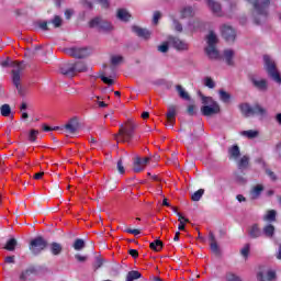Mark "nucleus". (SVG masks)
<instances>
[{
    "instance_id": "nucleus-1",
    "label": "nucleus",
    "mask_w": 281,
    "mask_h": 281,
    "mask_svg": "<svg viewBox=\"0 0 281 281\" xmlns=\"http://www.w3.org/2000/svg\"><path fill=\"white\" fill-rule=\"evenodd\" d=\"M202 104L201 113L205 117H212V115H217L221 113V105L212 97H205L201 94Z\"/></svg>"
},
{
    "instance_id": "nucleus-2",
    "label": "nucleus",
    "mask_w": 281,
    "mask_h": 281,
    "mask_svg": "<svg viewBox=\"0 0 281 281\" xmlns=\"http://www.w3.org/2000/svg\"><path fill=\"white\" fill-rule=\"evenodd\" d=\"M135 128H137V124L133 123V121H128L125 125H121L119 134H116L114 138L116 142H131Z\"/></svg>"
},
{
    "instance_id": "nucleus-3",
    "label": "nucleus",
    "mask_w": 281,
    "mask_h": 281,
    "mask_svg": "<svg viewBox=\"0 0 281 281\" xmlns=\"http://www.w3.org/2000/svg\"><path fill=\"white\" fill-rule=\"evenodd\" d=\"M82 71H87V64L83 61L66 64L60 68V74L67 78H74V76L81 74Z\"/></svg>"
},
{
    "instance_id": "nucleus-4",
    "label": "nucleus",
    "mask_w": 281,
    "mask_h": 281,
    "mask_svg": "<svg viewBox=\"0 0 281 281\" xmlns=\"http://www.w3.org/2000/svg\"><path fill=\"white\" fill-rule=\"evenodd\" d=\"M206 43L207 47L205 48L206 55L211 60H216L218 58V49H216V43H218V36H216V33L214 31H210V33L206 36Z\"/></svg>"
},
{
    "instance_id": "nucleus-5",
    "label": "nucleus",
    "mask_w": 281,
    "mask_h": 281,
    "mask_svg": "<svg viewBox=\"0 0 281 281\" xmlns=\"http://www.w3.org/2000/svg\"><path fill=\"white\" fill-rule=\"evenodd\" d=\"M248 1L252 3L255 12H257L261 21H266L267 15L269 14V5L271 3V0H248Z\"/></svg>"
},
{
    "instance_id": "nucleus-6",
    "label": "nucleus",
    "mask_w": 281,
    "mask_h": 281,
    "mask_svg": "<svg viewBox=\"0 0 281 281\" xmlns=\"http://www.w3.org/2000/svg\"><path fill=\"white\" fill-rule=\"evenodd\" d=\"M11 67H13L12 70V80L13 85L16 87V90L19 93H21V74H23V69H25V64L23 61H12Z\"/></svg>"
},
{
    "instance_id": "nucleus-7",
    "label": "nucleus",
    "mask_w": 281,
    "mask_h": 281,
    "mask_svg": "<svg viewBox=\"0 0 281 281\" xmlns=\"http://www.w3.org/2000/svg\"><path fill=\"white\" fill-rule=\"evenodd\" d=\"M239 109L246 117H251V115H265L267 113V110L260 106V104L251 106L249 103H243L239 105Z\"/></svg>"
},
{
    "instance_id": "nucleus-8",
    "label": "nucleus",
    "mask_w": 281,
    "mask_h": 281,
    "mask_svg": "<svg viewBox=\"0 0 281 281\" xmlns=\"http://www.w3.org/2000/svg\"><path fill=\"white\" fill-rule=\"evenodd\" d=\"M90 27H97L99 32H113V24L106 20H102L101 18H94L90 21Z\"/></svg>"
},
{
    "instance_id": "nucleus-9",
    "label": "nucleus",
    "mask_w": 281,
    "mask_h": 281,
    "mask_svg": "<svg viewBox=\"0 0 281 281\" xmlns=\"http://www.w3.org/2000/svg\"><path fill=\"white\" fill-rule=\"evenodd\" d=\"M168 43L173 49H177V52H188V49H190V44L177 36H169Z\"/></svg>"
},
{
    "instance_id": "nucleus-10",
    "label": "nucleus",
    "mask_w": 281,
    "mask_h": 281,
    "mask_svg": "<svg viewBox=\"0 0 281 281\" xmlns=\"http://www.w3.org/2000/svg\"><path fill=\"white\" fill-rule=\"evenodd\" d=\"M45 247H47V241L43 237H37L30 244V249L34 256H38V254H41Z\"/></svg>"
},
{
    "instance_id": "nucleus-11",
    "label": "nucleus",
    "mask_w": 281,
    "mask_h": 281,
    "mask_svg": "<svg viewBox=\"0 0 281 281\" xmlns=\"http://www.w3.org/2000/svg\"><path fill=\"white\" fill-rule=\"evenodd\" d=\"M65 54L68 56H72V58H87L91 52L89 48H78V47H71V48H66Z\"/></svg>"
},
{
    "instance_id": "nucleus-12",
    "label": "nucleus",
    "mask_w": 281,
    "mask_h": 281,
    "mask_svg": "<svg viewBox=\"0 0 281 281\" xmlns=\"http://www.w3.org/2000/svg\"><path fill=\"white\" fill-rule=\"evenodd\" d=\"M250 82L257 91L265 92L269 89V81L267 79L258 78V77H251Z\"/></svg>"
},
{
    "instance_id": "nucleus-13",
    "label": "nucleus",
    "mask_w": 281,
    "mask_h": 281,
    "mask_svg": "<svg viewBox=\"0 0 281 281\" xmlns=\"http://www.w3.org/2000/svg\"><path fill=\"white\" fill-rule=\"evenodd\" d=\"M222 36L227 43H234V41H236V31L229 25H223Z\"/></svg>"
},
{
    "instance_id": "nucleus-14",
    "label": "nucleus",
    "mask_w": 281,
    "mask_h": 281,
    "mask_svg": "<svg viewBox=\"0 0 281 281\" xmlns=\"http://www.w3.org/2000/svg\"><path fill=\"white\" fill-rule=\"evenodd\" d=\"M148 161H150V158L148 157H145V158L136 157L133 166L134 172H142V170H144V168H146V166L148 165Z\"/></svg>"
},
{
    "instance_id": "nucleus-15",
    "label": "nucleus",
    "mask_w": 281,
    "mask_h": 281,
    "mask_svg": "<svg viewBox=\"0 0 281 281\" xmlns=\"http://www.w3.org/2000/svg\"><path fill=\"white\" fill-rule=\"evenodd\" d=\"M258 281H274L276 280V270L269 269L266 272V276L262 272L257 274Z\"/></svg>"
},
{
    "instance_id": "nucleus-16",
    "label": "nucleus",
    "mask_w": 281,
    "mask_h": 281,
    "mask_svg": "<svg viewBox=\"0 0 281 281\" xmlns=\"http://www.w3.org/2000/svg\"><path fill=\"white\" fill-rule=\"evenodd\" d=\"M132 31L134 32V34H136V36H139V38H144V41H148V38H150V31L146 29L133 26Z\"/></svg>"
},
{
    "instance_id": "nucleus-17",
    "label": "nucleus",
    "mask_w": 281,
    "mask_h": 281,
    "mask_svg": "<svg viewBox=\"0 0 281 281\" xmlns=\"http://www.w3.org/2000/svg\"><path fill=\"white\" fill-rule=\"evenodd\" d=\"M205 24L200 19H194L189 22L188 30L191 32H199V30H203Z\"/></svg>"
},
{
    "instance_id": "nucleus-18",
    "label": "nucleus",
    "mask_w": 281,
    "mask_h": 281,
    "mask_svg": "<svg viewBox=\"0 0 281 281\" xmlns=\"http://www.w3.org/2000/svg\"><path fill=\"white\" fill-rule=\"evenodd\" d=\"M248 235L250 238H260V236H262V231L258 224H252L248 229Z\"/></svg>"
},
{
    "instance_id": "nucleus-19",
    "label": "nucleus",
    "mask_w": 281,
    "mask_h": 281,
    "mask_svg": "<svg viewBox=\"0 0 281 281\" xmlns=\"http://www.w3.org/2000/svg\"><path fill=\"white\" fill-rule=\"evenodd\" d=\"M177 116V110L175 109V106H171L168 109L167 112V122H168V126H170V128H172V126H175V122H176V117Z\"/></svg>"
},
{
    "instance_id": "nucleus-20",
    "label": "nucleus",
    "mask_w": 281,
    "mask_h": 281,
    "mask_svg": "<svg viewBox=\"0 0 281 281\" xmlns=\"http://www.w3.org/2000/svg\"><path fill=\"white\" fill-rule=\"evenodd\" d=\"M261 234L266 236V238H272L276 235V226L273 224H267L263 228Z\"/></svg>"
},
{
    "instance_id": "nucleus-21",
    "label": "nucleus",
    "mask_w": 281,
    "mask_h": 281,
    "mask_svg": "<svg viewBox=\"0 0 281 281\" xmlns=\"http://www.w3.org/2000/svg\"><path fill=\"white\" fill-rule=\"evenodd\" d=\"M207 5L210 10H212L213 14H216L217 16H221V3L214 1V0H207Z\"/></svg>"
},
{
    "instance_id": "nucleus-22",
    "label": "nucleus",
    "mask_w": 281,
    "mask_h": 281,
    "mask_svg": "<svg viewBox=\"0 0 281 281\" xmlns=\"http://www.w3.org/2000/svg\"><path fill=\"white\" fill-rule=\"evenodd\" d=\"M209 240H210V245H211V251H213V254H218L220 248H218V244L216 243V237L214 236V233L210 232L209 233Z\"/></svg>"
},
{
    "instance_id": "nucleus-23",
    "label": "nucleus",
    "mask_w": 281,
    "mask_h": 281,
    "mask_svg": "<svg viewBox=\"0 0 281 281\" xmlns=\"http://www.w3.org/2000/svg\"><path fill=\"white\" fill-rule=\"evenodd\" d=\"M65 128L68 133H76L78 131V119H71L66 125Z\"/></svg>"
},
{
    "instance_id": "nucleus-24",
    "label": "nucleus",
    "mask_w": 281,
    "mask_h": 281,
    "mask_svg": "<svg viewBox=\"0 0 281 281\" xmlns=\"http://www.w3.org/2000/svg\"><path fill=\"white\" fill-rule=\"evenodd\" d=\"M194 16V9L192 7H184L180 11V19H190Z\"/></svg>"
},
{
    "instance_id": "nucleus-25",
    "label": "nucleus",
    "mask_w": 281,
    "mask_h": 281,
    "mask_svg": "<svg viewBox=\"0 0 281 281\" xmlns=\"http://www.w3.org/2000/svg\"><path fill=\"white\" fill-rule=\"evenodd\" d=\"M176 91L178 92L179 98H181L182 100L190 101V94L188 93V91H186L183 86L181 85L176 86Z\"/></svg>"
},
{
    "instance_id": "nucleus-26",
    "label": "nucleus",
    "mask_w": 281,
    "mask_h": 281,
    "mask_svg": "<svg viewBox=\"0 0 281 281\" xmlns=\"http://www.w3.org/2000/svg\"><path fill=\"white\" fill-rule=\"evenodd\" d=\"M276 216H278V212H276V210H269L263 216V221L267 223H276Z\"/></svg>"
},
{
    "instance_id": "nucleus-27",
    "label": "nucleus",
    "mask_w": 281,
    "mask_h": 281,
    "mask_svg": "<svg viewBox=\"0 0 281 281\" xmlns=\"http://www.w3.org/2000/svg\"><path fill=\"white\" fill-rule=\"evenodd\" d=\"M224 59L226 65H234V50L232 49H226L224 50Z\"/></svg>"
},
{
    "instance_id": "nucleus-28",
    "label": "nucleus",
    "mask_w": 281,
    "mask_h": 281,
    "mask_svg": "<svg viewBox=\"0 0 281 281\" xmlns=\"http://www.w3.org/2000/svg\"><path fill=\"white\" fill-rule=\"evenodd\" d=\"M50 254H53V256H60V254H63V245H60L58 243H52L50 244Z\"/></svg>"
},
{
    "instance_id": "nucleus-29",
    "label": "nucleus",
    "mask_w": 281,
    "mask_h": 281,
    "mask_svg": "<svg viewBox=\"0 0 281 281\" xmlns=\"http://www.w3.org/2000/svg\"><path fill=\"white\" fill-rule=\"evenodd\" d=\"M240 135H243V137H247L248 139H256V137L259 135V132L256 130H248L240 132Z\"/></svg>"
},
{
    "instance_id": "nucleus-30",
    "label": "nucleus",
    "mask_w": 281,
    "mask_h": 281,
    "mask_svg": "<svg viewBox=\"0 0 281 281\" xmlns=\"http://www.w3.org/2000/svg\"><path fill=\"white\" fill-rule=\"evenodd\" d=\"M149 247L153 251H161V249H164V241L156 239L149 244Z\"/></svg>"
},
{
    "instance_id": "nucleus-31",
    "label": "nucleus",
    "mask_w": 281,
    "mask_h": 281,
    "mask_svg": "<svg viewBox=\"0 0 281 281\" xmlns=\"http://www.w3.org/2000/svg\"><path fill=\"white\" fill-rule=\"evenodd\" d=\"M117 19H120V21L126 22L131 19V13H128V11H126V9H119Z\"/></svg>"
},
{
    "instance_id": "nucleus-32",
    "label": "nucleus",
    "mask_w": 281,
    "mask_h": 281,
    "mask_svg": "<svg viewBox=\"0 0 281 281\" xmlns=\"http://www.w3.org/2000/svg\"><path fill=\"white\" fill-rule=\"evenodd\" d=\"M262 184H257L250 192V196L252 200L258 199V196H260V194H262Z\"/></svg>"
},
{
    "instance_id": "nucleus-33",
    "label": "nucleus",
    "mask_w": 281,
    "mask_h": 281,
    "mask_svg": "<svg viewBox=\"0 0 281 281\" xmlns=\"http://www.w3.org/2000/svg\"><path fill=\"white\" fill-rule=\"evenodd\" d=\"M228 155L233 159H238V157H240V148L237 145L233 146L228 149Z\"/></svg>"
},
{
    "instance_id": "nucleus-34",
    "label": "nucleus",
    "mask_w": 281,
    "mask_h": 281,
    "mask_svg": "<svg viewBox=\"0 0 281 281\" xmlns=\"http://www.w3.org/2000/svg\"><path fill=\"white\" fill-rule=\"evenodd\" d=\"M0 113L2 117H10V114L12 113V108H10V104L5 103L1 105Z\"/></svg>"
},
{
    "instance_id": "nucleus-35",
    "label": "nucleus",
    "mask_w": 281,
    "mask_h": 281,
    "mask_svg": "<svg viewBox=\"0 0 281 281\" xmlns=\"http://www.w3.org/2000/svg\"><path fill=\"white\" fill-rule=\"evenodd\" d=\"M139 278H142V273H139V271L132 270L127 273L126 281L139 280Z\"/></svg>"
},
{
    "instance_id": "nucleus-36",
    "label": "nucleus",
    "mask_w": 281,
    "mask_h": 281,
    "mask_svg": "<svg viewBox=\"0 0 281 281\" xmlns=\"http://www.w3.org/2000/svg\"><path fill=\"white\" fill-rule=\"evenodd\" d=\"M218 93H220V100L225 104H227V102L232 100V94H229V92H226L225 90H220Z\"/></svg>"
},
{
    "instance_id": "nucleus-37",
    "label": "nucleus",
    "mask_w": 281,
    "mask_h": 281,
    "mask_svg": "<svg viewBox=\"0 0 281 281\" xmlns=\"http://www.w3.org/2000/svg\"><path fill=\"white\" fill-rule=\"evenodd\" d=\"M48 23L54 27H60V25H63V18H60V15H55L53 20L48 21Z\"/></svg>"
},
{
    "instance_id": "nucleus-38",
    "label": "nucleus",
    "mask_w": 281,
    "mask_h": 281,
    "mask_svg": "<svg viewBox=\"0 0 281 281\" xmlns=\"http://www.w3.org/2000/svg\"><path fill=\"white\" fill-rule=\"evenodd\" d=\"M4 249H7V251H14V249H16V240L14 238L9 239Z\"/></svg>"
},
{
    "instance_id": "nucleus-39",
    "label": "nucleus",
    "mask_w": 281,
    "mask_h": 281,
    "mask_svg": "<svg viewBox=\"0 0 281 281\" xmlns=\"http://www.w3.org/2000/svg\"><path fill=\"white\" fill-rule=\"evenodd\" d=\"M203 194H205V190L204 189H200V190L195 191L191 195V201H201Z\"/></svg>"
},
{
    "instance_id": "nucleus-40",
    "label": "nucleus",
    "mask_w": 281,
    "mask_h": 281,
    "mask_svg": "<svg viewBox=\"0 0 281 281\" xmlns=\"http://www.w3.org/2000/svg\"><path fill=\"white\" fill-rule=\"evenodd\" d=\"M248 166H249V157L244 156L238 162V168H239V170H243L244 168H247Z\"/></svg>"
},
{
    "instance_id": "nucleus-41",
    "label": "nucleus",
    "mask_w": 281,
    "mask_h": 281,
    "mask_svg": "<svg viewBox=\"0 0 281 281\" xmlns=\"http://www.w3.org/2000/svg\"><path fill=\"white\" fill-rule=\"evenodd\" d=\"M74 249L76 251H80V250L85 249V240L76 239L75 243H74Z\"/></svg>"
},
{
    "instance_id": "nucleus-42",
    "label": "nucleus",
    "mask_w": 281,
    "mask_h": 281,
    "mask_svg": "<svg viewBox=\"0 0 281 281\" xmlns=\"http://www.w3.org/2000/svg\"><path fill=\"white\" fill-rule=\"evenodd\" d=\"M203 82H204V87H207L209 89H214V87H216V83L213 81L211 77H205L203 79Z\"/></svg>"
},
{
    "instance_id": "nucleus-43",
    "label": "nucleus",
    "mask_w": 281,
    "mask_h": 281,
    "mask_svg": "<svg viewBox=\"0 0 281 281\" xmlns=\"http://www.w3.org/2000/svg\"><path fill=\"white\" fill-rule=\"evenodd\" d=\"M32 273H34L33 269H26V270L22 271L20 274V280H22V281L27 280V278H30V276H32Z\"/></svg>"
},
{
    "instance_id": "nucleus-44",
    "label": "nucleus",
    "mask_w": 281,
    "mask_h": 281,
    "mask_svg": "<svg viewBox=\"0 0 281 281\" xmlns=\"http://www.w3.org/2000/svg\"><path fill=\"white\" fill-rule=\"evenodd\" d=\"M102 265H104V259H102V257H95V260L93 263L94 271H98V269H100V267H102Z\"/></svg>"
},
{
    "instance_id": "nucleus-45",
    "label": "nucleus",
    "mask_w": 281,
    "mask_h": 281,
    "mask_svg": "<svg viewBox=\"0 0 281 281\" xmlns=\"http://www.w3.org/2000/svg\"><path fill=\"white\" fill-rule=\"evenodd\" d=\"M124 60V57L120 55H115L111 57V64L112 65H121V63Z\"/></svg>"
},
{
    "instance_id": "nucleus-46",
    "label": "nucleus",
    "mask_w": 281,
    "mask_h": 281,
    "mask_svg": "<svg viewBox=\"0 0 281 281\" xmlns=\"http://www.w3.org/2000/svg\"><path fill=\"white\" fill-rule=\"evenodd\" d=\"M168 45H170V43H168V41L162 43L161 45L158 46V52H161V54H166L169 49Z\"/></svg>"
},
{
    "instance_id": "nucleus-47",
    "label": "nucleus",
    "mask_w": 281,
    "mask_h": 281,
    "mask_svg": "<svg viewBox=\"0 0 281 281\" xmlns=\"http://www.w3.org/2000/svg\"><path fill=\"white\" fill-rule=\"evenodd\" d=\"M226 281H243L240 277L229 272L226 274Z\"/></svg>"
},
{
    "instance_id": "nucleus-48",
    "label": "nucleus",
    "mask_w": 281,
    "mask_h": 281,
    "mask_svg": "<svg viewBox=\"0 0 281 281\" xmlns=\"http://www.w3.org/2000/svg\"><path fill=\"white\" fill-rule=\"evenodd\" d=\"M249 250H250V246H249V244H246V245L241 248V250H240L241 256H243L244 258H248V256H249Z\"/></svg>"
},
{
    "instance_id": "nucleus-49",
    "label": "nucleus",
    "mask_w": 281,
    "mask_h": 281,
    "mask_svg": "<svg viewBox=\"0 0 281 281\" xmlns=\"http://www.w3.org/2000/svg\"><path fill=\"white\" fill-rule=\"evenodd\" d=\"M124 232L126 234H133V236H139V234H142V232L137 228H126Z\"/></svg>"
},
{
    "instance_id": "nucleus-50",
    "label": "nucleus",
    "mask_w": 281,
    "mask_h": 281,
    "mask_svg": "<svg viewBox=\"0 0 281 281\" xmlns=\"http://www.w3.org/2000/svg\"><path fill=\"white\" fill-rule=\"evenodd\" d=\"M101 80H102V82H104V85H109V86L115 85V81L113 79H110L106 76H101Z\"/></svg>"
},
{
    "instance_id": "nucleus-51",
    "label": "nucleus",
    "mask_w": 281,
    "mask_h": 281,
    "mask_svg": "<svg viewBox=\"0 0 281 281\" xmlns=\"http://www.w3.org/2000/svg\"><path fill=\"white\" fill-rule=\"evenodd\" d=\"M38 135V131L36 130H32L30 135H29V139L30 142H36V136Z\"/></svg>"
},
{
    "instance_id": "nucleus-52",
    "label": "nucleus",
    "mask_w": 281,
    "mask_h": 281,
    "mask_svg": "<svg viewBox=\"0 0 281 281\" xmlns=\"http://www.w3.org/2000/svg\"><path fill=\"white\" fill-rule=\"evenodd\" d=\"M173 26L176 32H183V25H181L180 22L175 19H173Z\"/></svg>"
},
{
    "instance_id": "nucleus-53",
    "label": "nucleus",
    "mask_w": 281,
    "mask_h": 281,
    "mask_svg": "<svg viewBox=\"0 0 281 281\" xmlns=\"http://www.w3.org/2000/svg\"><path fill=\"white\" fill-rule=\"evenodd\" d=\"M266 173L268 175V177H270L271 181L278 180V177L276 176V173L273 171H271V169H266Z\"/></svg>"
},
{
    "instance_id": "nucleus-54",
    "label": "nucleus",
    "mask_w": 281,
    "mask_h": 281,
    "mask_svg": "<svg viewBox=\"0 0 281 281\" xmlns=\"http://www.w3.org/2000/svg\"><path fill=\"white\" fill-rule=\"evenodd\" d=\"M160 19H161V13L159 11H156L154 13V19H153L154 24L157 25Z\"/></svg>"
},
{
    "instance_id": "nucleus-55",
    "label": "nucleus",
    "mask_w": 281,
    "mask_h": 281,
    "mask_svg": "<svg viewBox=\"0 0 281 281\" xmlns=\"http://www.w3.org/2000/svg\"><path fill=\"white\" fill-rule=\"evenodd\" d=\"M47 25H49V22H40L38 23V27L41 29V30H43L44 32H47V30H49V27L47 26Z\"/></svg>"
},
{
    "instance_id": "nucleus-56",
    "label": "nucleus",
    "mask_w": 281,
    "mask_h": 281,
    "mask_svg": "<svg viewBox=\"0 0 281 281\" xmlns=\"http://www.w3.org/2000/svg\"><path fill=\"white\" fill-rule=\"evenodd\" d=\"M117 170L120 175H124L125 170H124V164L122 162V160L117 161Z\"/></svg>"
},
{
    "instance_id": "nucleus-57",
    "label": "nucleus",
    "mask_w": 281,
    "mask_h": 281,
    "mask_svg": "<svg viewBox=\"0 0 281 281\" xmlns=\"http://www.w3.org/2000/svg\"><path fill=\"white\" fill-rule=\"evenodd\" d=\"M188 113L189 115H194V113H196V106L194 104H190L188 106Z\"/></svg>"
},
{
    "instance_id": "nucleus-58",
    "label": "nucleus",
    "mask_w": 281,
    "mask_h": 281,
    "mask_svg": "<svg viewBox=\"0 0 281 281\" xmlns=\"http://www.w3.org/2000/svg\"><path fill=\"white\" fill-rule=\"evenodd\" d=\"M95 3H100L102 8H109V0H94Z\"/></svg>"
},
{
    "instance_id": "nucleus-59",
    "label": "nucleus",
    "mask_w": 281,
    "mask_h": 281,
    "mask_svg": "<svg viewBox=\"0 0 281 281\" xmlns=\"http://www.w3.org/2000/svg\"><path fill=\"white\" fill-rule=\"evenodd\" d=\"M128 254L132 258H138L139 256V252L136 249H130Z\"/></svg>"
},
{
    "instance_id": "nucleus-60",
    "label": "nucleus",
    "mask_w": 281,
    "mask_h": 281,
    "mask_svg": "<svg viewBox=\"0 0 281 281\" xmlns=\"http://www.w3.org/2000/svg\"><path fill=\"white\" fill-rule=\"evenodd\" d=\"M4 262L8 265H14V256L5 257Z\"/></svg>"
},
{
    "instance_id": "nucleus-61",
    "label": "nucleus",
    "mask_w": 281,
    "mask_h": 281,
    "mask_svg": "<svg viewBox=\"0 0 281 281\" xmlns=\"http://www.w3.org/2000/svg\"><path fill=\"white\" fill-rule=\"evenodd\" d=\"M75 258H76V260H78V262L87 261V257H85L82 255H76Z\"/></svg>"
},
{
    "instance_id": "nucleus-62",
    "label": "nucleus",
    "mask_w": 281,
    "mask_h": 281,
    "mask_svg": "<svg viewBox=\"0 0 281 281\" xmlns=\"http://www.w3.org/2000/svg\"><path fill=\"white\" fill-rule=\"evenodd\" d=\"M236 199L239 203H245V201H247V199L243 194H238Z\"/></svg>"
},
{
    "instance_id": "nucleus-63",
    "label": "nucleus",
    "mask_w": 281,
    "mask_h": 281,
    "mask_svg": "<svg viewBox=\"0 0 281 281\" xmlns=\"http://www.w3.org/2000/svg\"><path fill=\"white\" fill-rule=\"evenodd\" d=\"M74 14V11L72 10H66L65 11V16H66V19H71V15Z\"/></svg>"
},
{
    "instance_id": "nucleus-64",
    "label": "nucleus",
    "mask_w": 281,
    "mask_h": 281,
    "mask_svg": "<svg viewBox=\"0 0 281 281\" xmlns=\"http://www.w3.org/2000/svg\"><path fill=\"white\" fill-rule=\"evenodd\" d=\"M277 154L281 157V143L277 145Z\"/></svg>"
}]
</instances>
